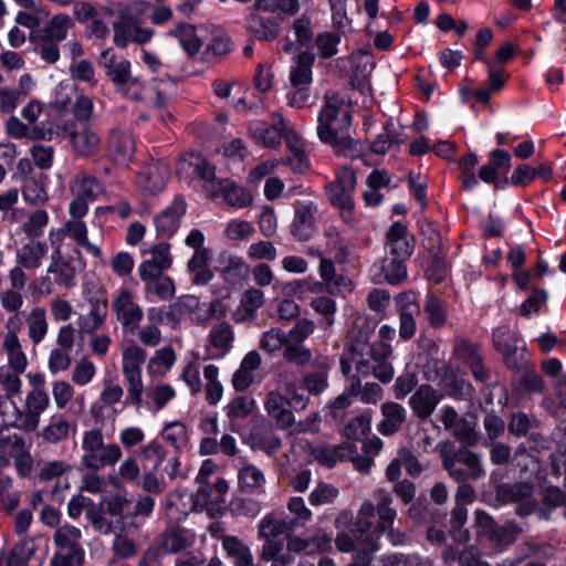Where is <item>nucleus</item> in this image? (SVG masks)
<instances>
[{
    "label": "nucleus",
    "mask_w": 566,
    "mask_h": 566,
    "mask_svg": "<svg viewBox=\"0 0 566 566\" xmlns=\"http://www.w3.org/2000/svg\"><path fill=\"white\" fill-rule=\"evenodd\" d=\"M374 327L366 318H356L347 335L344 353L339 358L340 371L344 376L352 373V364L361 376L373 375L382 384L392 380L395 370L388 361L392 349L384 342H370Z\"/></svg>",
    "instance_id": "1"
},
{
    "label": "nucleus",
    "mask_w": 566,
    "mask_h": 566,
    "mask_svg": "<svg viewBox=\"0 0 566 566\" xmlns=\"http://www.w3.org/2000/svg\"><path fill=\"white\" fill-rule=\"evenodd\" d=\"M394 499L389 491L378 489L374 492V502L366 500L361 503L355 518V525L360 532H369L378 536L386 534L395 546L406 544V534L394 527L397 511L392 506Z\"/></svg>",
    "instance_id": "2"
},
{
    "label": "nucleus",
    "mask_w": 566,
    "mask_h": 566,
    "mask_svg": "<svg viewBox=\"0 0 566 566\" xmlns=\"http://www.w3.org/2000/svg\"><path fill=\"white\" fill-rule=\"evenodd\" d=\"M317 123V136L321 142L331 145L337 153L347 154L352 150L353 139L348 135L352 114L339 93L327 92L325 94Z\"/></svg>",
    "instance_id": "3"
},
{
    "label": "nucleus",
    "mask_w": 566,
    "mask_h": 566,
    "mask_svg": "<svg viewBox=\"0 0 566 566\" xmlns=\"http://www.w3.org/2000/svg\"><path fill=\"white\" fill-rule=\"evenodd\" d=\"M442 468L455 482L479 480L485 475L482 457L467 447L455 448L450 441L439 446Z\"/></svg>",
    "instance_id": "4"
},
{
    "label": "nucleus",
    "mask_w": 566,
    "mask_h": 566,
    "mask_svg": "<svg viewBox=\"0 0 566 566\" xmlns=\"http://www.w3.org/2000/svg\"><path fill=\"white\" fill-rule=\"evenodd\" d=\"M81 450L80 464L90 471L114 467L123 457L120 446L114 442H105L103 431L98 428L83 432Z\"/></svg>",
    "instance_id": "5"
},
{
    "label": "nucleus",
    "mask_w": 566,
    "mask_h": 566,
    "mask_svg": "<svg viewBox=\"0 0 566 566\" xmlns=\"http://www.w3.org/2000/svg\"><path fill=\"white\" fill-rule=\"evenodd\" d=\"M149 8L148 2L134 1L120 10L118 19L113 22L114 43L118 48L124 49L129 42L142 45L150 41L154 30L139 25L140 19Z\"/></svg>",
    "instance_id": "6"
},
{
    "label": "nucleus",
    "mask_w": 566,
    "mask_h": 566,
    "mask_svg": "<svg viewBox=\"0 0 566 566\" xmlns=\"http://www.w3.org/2000/svg\"><path fill=\"white\" fill-rule=\"evenodd\" d=\"M147 359V352L137 344H132L123 349L122 373L127 386L125 406H134L137 409L143 405L144 382L143 365Z\"/></svg>",
    "instance_id": "7"
},
{
    "label": "nucleus",
    "mask_w": 566,
    "mask_h": 566,
    "mask_svg": "<svg viewBox=\"0 0 566 566\" xmlns=\"http://www.w3.org/2000/svg\"><path fill=\"white\" fill-rule=\"evenodd\" d=\"M336 548L342 553H354V566H371L375 554L379 551L378 536L369 532H360L354 524L352 533L339 532L335 537Z\"/></svg>",
    "instance_id": "8"
},
{
    "label": "nucleus",
    "mask_w": 566,
    "mask_h": 566,
    "mask_svg": "<svg viewBox=\"0 0 566 566\" xmlns=\"http://www.w3.org/2000/svg\"><path fill=\"white\" fill-rule=\"evenodd\" d=\"M82 532L80 528L65 524L56 528L53 543L56 552L51 559V566H82L85 552L81 545Z\"/></svg>",
    "instance_id": "9"
},
{
    "label": "nucleus",
    "mask_w": 566,
    "mask_h": 566,
    "mask_svg": "<svg viewBox=\"0 0 566 566\" xmlns=\"http://www.w3.org/2000/svg\"><path fill=\"white\" fill-rule=\"evenodd\" d=\"M61 129L74 156L88 159L99 154L102 137L90 123L65 122Z\"/></svg>",
    "instance_id": "10"
},
{
    "label": "nucleus",
    "mask_w": 566,
    "mask_h": 566,
    "mask_svg": "<svg viewBox=\"0 0 566 566\" xmlns=\"http://www.w3.org/2000/svg\"><path fill=\"white\" fill-rule=\"evenodd\" d=\"M315 324L307 318L298 319L294 326L287 331V340L282 352V359L295 367L307 366L313 359L311 348L305 345V340L314 333Z\"/></svg>",
    "instance_id": "11"
},
{
    "label": "nucleus",
    "mask_w": 566,
    "mask_h": 566,
    "mask_svg": "<svg viewBox=\"0 0 566 566\" xmlns=\"http://www.w3.org/2000/svg\"><path fill=\"white\" fill-rule=\"evenodd\" d=\"M294 532L295 524L290 522V517H279L272 513L266 514L258 525V536L264 541L261 558L269 562L270 558L282 552L284 544L279 536L285 535L287 538Z\"/></svg>",
    "instance_id": "12"
},
{
    "label": "nucleus",
    "mask_w": 566,
    "mask_h": 566,
    "mask_svg": "<svg viewBox=\"0 0 566 566\" xmlns=\"http://www.w3.org/2000/svg\"><path fill=\"white\" fill-rule=\"evenodd\" d=\"M52 252L46 273L53 276V282L62 287L75 286L77 274L82 271V263L75 256L66 253L63 245L52 239Z\"/></svg>",
    "instance_id": "13"
},
{
    "label": "nucleus",
    "mask_w": 566,
    "mask_h": 566,
    "mask_svg": "<svg viewBox=\"0 0 566 566\" xmlns=\"http://www.w3.org/2000/svg\"><path fill=\"white\" fill-rule=\"evenodd\" d=\"M453 357L467 365L476 381L486 382L490 370L484 367L480 346L467 337H455L453 340Z\"/></svg>",
    "instance_id": "14"
},
{
    "label": "nucleus",
    "mask_w": 566,
    "mask_h": 566,
    "mask_svg": "<svg viewBox=\"0 0 566 566\" xmlns=\"http://www.w3.org/2000/svg\"><path fill=\"white\" fill-rule=\"evenodd\" d=\"M50 398L46 390H29L22 408L18 407V429L33 432L38 429L41 415L48 409Z\"/></svg>",
    "instance_id": "15"
},
{
    "label": "nucleus",
    "mask_w": 566,
    "mask_h": 566,
    "mask_svg": "<svg viewBox=\"0 0 566 566\" xmlns=\"http://www.w3.org/2000/svg\"><path fill=\"white\" fill-rule=\"evenodd\" d=\"M496 495L504 503H515L516 514L527 516L534 512L537 502L534 497V485L526 482L502 484L496 490Z\"/></svg>",
    "instance_id": "16"
},
{
    "label": "nucleus",
    "mask_w": 566,
    "mask_h": 566,
    "mask_svg": "<svg viewBox=\"0 0 566 566\" xmlns=\"http://www.w3.org/2000/svg\"><path fill=\"white\" fill-rule=\"evenodd\" d=\"M112 306L124 333H134L138 328L144 313L142 307L134 301L133 293L126 289L119 290L113 300Z\"/></svg>",
    "instance_id": "17"
},
{
    "label": "nucleus",
    "mask_w": 566,
    "mask_h": 566,
    "mask_svg": "<svg viewBox=\"0 0 566 566\" xmlns=\"http://www.w3.org/2000/svg\"><path fill=\"white\" fill-rule=\"evenodd\" d=\"M434 377L433 381H437L441 386L448 396L453 398H464L472 391L470 382L463 377H459L457 369L447 361H433Z\"/></svg>",
    "instance_id": "18"
},
{
    "label": "nucleus",
    "mask_w": 566,
    "mask_h": 566,
    "mask_svg": "<svg viewBox=\"0 0 566 566\" xmlns=\"http://www.w3.org/2000/svg\"><path fill=\"white\" fill-rule=\"evenodd\" d=\"M88 312L78 317V328L82 334L93 335L106 322L108 303L105 292L99 289L87 297Z\"/></svg>",
    "instance_id": "19"
},
{
    "label": "nucleus",
    "mask_w": 566,
    "mask_h": 566,
    "mask_svg": "<svg viewBox=\"0 0 566 566\" xmlns=\"http://www.w3.org/2000/svg\"><path fill=\"white\" fill-rule=\"evenodd\" d=\"M356 176L353 169L348 167L340 168L336 175V180L326 187L331 202L344 210L353 209Z\"/></svg>",
    "instance_id": "20"
},
{
    "label": "nucleus",
    "mask_w": 566,
    "mask_h": 566,
    "mask_svg": "<svg viewBox=\"0 0 566 566\" xmlns=\"http://www.w3.org/2000/svg\"><path fill=\"white\" fill-rule=\"evenodd\" d=\"M7 134L14 139L46 140L51 142L59 135L53 124L49 120L30 126L17 116H10L6 122Z\"/></svg>",
    "instance_id": "21"
},
{
    "label": "nucleus",
    "mask_w": 566,
    "mask_h": 566,
    "mask_svg": "<svg viewBox=\"0 0 566 566\" xmlns=\"http://www.w3.org/2000/svg\"><path fill=\"white\" fill-rule=\"evenodd\" d=\"M64 235L73 239L78 247L85 249V251L92 256L99 260L103 259V253L99 247L88 241L87 228L82 220H69L64 223L62 229L51 231L50 241L52 242V239H54L56 242L62 244Z\"/></svg>",
    "instance_id": "22"
},
{
    "label": "nucleus",
    "mask_w": 566,
    "mask_h": 566,
    "mask_svg": "<svg viewBox=\"0 0 566 566\" xmlns=\"http://www.w3.org/2000/svg\"><path fill=\"white\" fill-rule=\"evenodd\" d=\"M287 405L289 399L279 389L270 390L263 401L265 412L282 430H286L295 423L293 411L287 408Z\"/></svg>",
    "instance_id": "23"
},
{
    "label": "nucleus",
    "mask_w": 566,
    "mask_h": 566,
    "mask_svg": "<svg viewBox=\"0 0 566 566\" xmlns=\"http://www.w3.org/2000/svg\"><path fill=\"white\" fill-rule=\"evenodd\" d=\"M443 395L430 385H421L409 398V407L419 420H427L441 402Z\"/></svg>",
    "instance_id": "24"
},
{
    "label": "nucleus",
    "mask_w": 566,
    "mask_h": 566,
    "mask_svg": "<svg viewBox=\"0 0 566 566\" xmlns=\"http://www.w3.org/2000/svg\"><path fill=\"white\" fill-rule=\"evenodd\" d=\"M234 332L228 322L216 324L209 332L207 359L223 358L233 347Z\"/></svg>",
    "instance_id": "25"
},
{
    "label": "nucleus",
    "mask_w": 566,
    "mask_h": 566,
    "mask_svg": "<svg viewBox=\"0 0 566 566\" xmlns=\"http://www.w3.org/2000/svg\"><path fill=\"white\" fill-rule=\"evenodd\" d=\"M518 342L516 333L506 326H501L493 332V344L496 350L503 356L506 366L513 369H517L521 365Z\"/></svg>",
    "instance_id": "26"
},
{
    "label": "nucleus",
    "mask_w": 566,
    "mask_h": 566,
    "mask_svg": "<svg viewBox=\"0 0 566 566\" xmlns=\"http://www.w3.org/2000/svg\"><path fill=\"white\" fill-rule=\"evenodd\" d=\"M248 32L256 40L272 42L280 35L281 24L274 17L251 12L245 21Z\"/></svg>",
    "instance_id": "27"
},
{
    "label": "nucleus",
    "mask_w": 566,
    "mask_h": 566,
    "mask_svg": "<svg viewBox=\"0 0 566 566\" xmlns=\"http://www.w3.org/2000/svg\"><path fill=\"white\" fill-rule=\"evenodd\" d=\"M135 153V142L128 132L113 129L107 139V155L118 165H126Z\"/></svg>",
    "instance_id": "28"
},
{
    "label": "nucleus",
    "mask_w": 566,
    "mask_h": 566,
    "mask_svg": "<svg viewBox=\"0 0 566 566\" xmlns=\"http://www.w3.org/2000/svg\"><path fill=\"white\" fill-rule=\"evenodd\" d=\"M380 415L382 419L377 423V430L386 437L400 431L407 420L406 408L395 401H386L381 403Z\"/></svg>",
    "instance_id": "29"
},
{
    "label": "nucleus",
    "mask_w": 566,
    "mask_h": 566,
    "mask_svg": "<svg viewBox=\"0 0 566 566\" xmlns=\"http://www.w3.org/2000/svg\"><path fill=\"white\" fill-rule=\"evenodd\" d=\"M49 253V247L40 240L29 239L21 244L15 251V263L22 265L27 270H38Z\"/></svg>",
    "instance_id": "30"
},
{
    "label": "nucleus",
    "mask_w": 566,
    "mask_h": 566,
    "mask_svg": "<svg viewBox=\"0 0 566 566\" xmlns=\"http://www.w3.org/2000/svg\"><path fill=\"white\" fill-rule=\"evenodd\" d=\"M169 177V169L165 164L153 163L146 166L137 178L140 189L149 195L160 192Z\"/></svg>",
    "instance_id": "31"
},
{
    "label": "nucleus",
    "mask_w": 566,
    "mask_h": 566,
    "mask_svg": "<svg viewBox=\"0 0 566 566\" xmlns=\"http://www.w3.org/2000/svg\"><path fill=\"white\" fill-rule=\"evenodd\" d=\"M186 212V202L176 198L171 206L165 209L155 218V226L158 237L169 238L179 227L180 218Z\"/></svg>",
    "instance_id": "32"
},
{
    "label": "nucleus",
    "mask_w": 566,
    "mask_h": 566,
    "mask_svg": "<svg viewBox=\"0 0 566 566\" xmlns=\"http://www.w3.org/2000/svg\"><path fill=\"white\" fill-rule=\"evenodd\" d=\"M262 358L255 350L249 352L232 375L231 384L237 392L245 391L254 382V371L260 368Z\"/></svg>",
    "instance_id": "33"
},
{
    "label": "nucleus",
    "mask_w": 566,
    "mask_h": 566,
    "mask_svg": "<svg viewBox=\"0 0 566 566\" xmlns=\"http://www.w3.org/2000/svg\"><path fill=\"white\" fill-rule=\"evenodd\" d=\"M356 453V446L352 442H344L338 446L317 447L312 451L316 462L326 468H333L338 462L346 461Z\"/></svg>",
    "instance_id": "34"
},
{
    "label": "nucleus",
    "mask_w": 566,
    "mask_h": 566,
    "mask_svg": "<svg viewBox=\"0 0 566 566\" xmlns=\"http://www.w3.org/2000/svg\"><path fill=\"white\" fill-rule=\"evenodd\" d=\"M316 212L317 208L313 202L296 207L292 223V234L297 240L306 241L310 239L315 229Z\"/></svg>",
    "instance_id": "35"
},
{
    "label": "nucleus",
    "mask_w": 566,
    "mask_h": 566,
    "mask_svg": "<svg viewBox=\"0 0 566 566\" xmlns=\"http://www.w3.org/2000/svg\"><path fill=\"white\" fill-rule=\"evenodd\" d=\"M386 250L388 255L407 260L412 253V244L407 235V228L400 222H395L388 233Z\"/></svg>",
    "instance_id": "36"
},
{
    "label": "nucleus",
    "mask_w": 566,
    "mask_h": 566,
    "mask_svg": "<svg viewBox=\"0 0 566 566\" xmlns=\"http://www.w3.org/2000/svg\"><path fill=\"white\" fill-rule=\"evenodd\" d=\"M314 62L315 54L308 51H302L293 57L290 69V83L293 87L311 84Z\"/></svg>",
    "instance_id": "37"
},
{
    "label": "nucleus",
    "mask_w": 566,
    "mask_h": 566,
    "mask_svg": "<svg viewBox=\"0 0 566 566\" xmlns=\"http://www.w3.org/2000/svg\"><path fill=\"white\" fill-rule=\"evenodd\" d=\"M28 337L33 345H39L48 335L49 321L46 310L42 306H33L24 311Z\"/></svg>",
    "instance_id": "38"
},
{
    "label": "nucleus",
    "mask_w": 566,
    "mask_h": 566,
    "mask_svg": "<svg viewBox=\"0 0 566 566\" xmlns=\"http://www.w3.org/2000/svg\"><path fill=\"white\" fill-rule=\"evenodd\" d=\"M265 482V475L261 469L247 461H241L238 470V486L241 492L247 494L261 492Z\"/></svg>",
    "instance_id": "39"
},
{
    "label": "nucleus",
    "mask_w": 566,
    "mask_h": 566,
    "mask_svg": "<svg viewBox=\"0 0 566 566\" xmlns=\"http://www.w3.org/2000/svg\"><path fill=\"white\" fill-rule=\"evenodd\" d=\"M195 534L187 528L171 527L161 535V547L169 554H177L193 546Z\"/></svg>",
    "instance_id": "40"
},
{
    "label": "nucleus",
    "mask_w": 566,
    "mask_h": 566,
    "mask_svg": "<svg viewBox=\"0 0 566 566\" xmlns=\"http://www.w3.org/2000/svg\"><path fill=\"white\" fill-rule=\"evenodd\" d=\"M285 142L290 155L285 159V164L295 174H304L310 168L307 155L304 151L303 142L295 132L285 134Z\"/></svg>",
    "instance_id": "41"
},
{
    "label": "nucleus",
    "mask_w": 566,
    "mask_h": 566,
    "mask_svg": "<svg viewBox=\"0 0 566 566\" xmlns=\"http://www.w3.org/2000/svg\"><path fill=\"white\" fill-rule=\"evenodd\" d=\"M211 254V250L195 251L188 261L187 269L192 276L193 284L206 285L212 280L213 273L209 268Z\"/></svg>",
    "instance_id": "42"
},
{
    "label": "nucleus",
    "mask_w": 566,
    "mask_h": 566,
    "mask_svg": "<svg viewBox=\"0 0 566 566\" xmlns=\"http://www.w3.org/2000/svg\"><path fill=\"white\" fill-rule=\"evenodd\" d=\"M264 304V294L261 290L251 287L247 290L240 300V305L234 313L237 322L251 321L256 312Z\"/></svg>",
    "instance_id": "43"
},
{
    "label": "nucleus",
    "mask_w": 566,
    "mask_h": 566,
    "mask_svg": "<svg viewBox=\"0 0 566 566\" xmlns=\"http://www.w3.org/2000/svg\"><path fill=\"white\" fill-rule=\"evenodd\" d=\"M72 428H75V423L69 421L63 415H53L39 436L45 442L55 444L67 440Z\"/></svg>",
    "instance_id": "44"
},
{
    "label": "nucleus",
    "mask_w": 566,
    "mask_h": 566,
    "mask_svg": "<svg viewBox=\"0 0 566 566\" xmlns=\"http://www.w3.org/2000/svg\"><path fill=\"white\" fill-rule=\"evenodd\" d=\"M7 429H0V464L9 465L10 462L27 449L24 439L11 433Z\"/></svg>",
    "instance_id": "45"
},
{
    "label": "nucleus",
    "mask_w": 566,
    "mask_h": 566,
    "mask_svg": "<svg viewBox=\"0 0 566 566\" xmlns=\"http://www.w3.org/2000/svg\"><path fill=\"white\" fill-rule=\"evenodd\" d=\"M219 272L224 281L235 284L248 274L249 266L240 256L222 254L220 258Z\"/></svg>",
    "instance_id": "46"
},
{
    "label": "nucleus",
    "mask_w": 566,
    "mask_h": 566,
    "mask_svg": "<svg viewBox=\"0 0 566 566\" xmlns=\"http://www.w3.org/2000/svg\"><path fill=\"white\" fill-rule=\"evenodd\" d=\"M46 177L43 175L29 176L24 179L22 186L23 199L33 206L44 205L49 200L45 189Z\"/></svg>",
    "instance_id": "47"
},
{
    "label": "nucleus",
    "mask_w": 566,
    "mask_h": 566,
    "mask_svg": "<svg viewBox=\"0 0 566 566\" xmlns=\"http://www.w3.org/2000/svg\"><path fill=\"white\" fill-rule=\"evenodd\" d=\"M222 547L232 558L234 566H254L250 548L235 536H223Z\"/></svg>",
    "instance_id": "48"
},
{
    "label": "nucleus",
    "mask_w": 566,
    "mask_h": 566,
    "mask_svg": "<svg viewBox=\"0 0 566 566\" xmlns=\"http://www.w3.org/2000/svg\"><path fill=\"white\" fill-rule=\"evenodd\" d=\"M71 190L74 196L87 201H93L104 191V188L95 177L87 174H80L74 178Z\"/></svg>",
    "instance_id": "49"
},
{
    "label": "nucleus",
    "mask_w": 566,
    "mask_h": 566,
    "mask_svg": "<svg viewBox=\"0 0 566 566\" xmlns=\"http://www.w3.org/2000/svg\"><path fill=\"white\" fill-rule=\"evenodd\" d=\"M405 262L406 260L403 259L386 254L379 266L384 280L391 285L399 284L406 280L407 269Z\"/></svg>",
    "instance_id": "50"
},
{
    "label": "nucleus",
    "mask_w": 566,
    "mask_h": 566,
    "mask_svg": "<svg viewBox=\"0 0 566 566\" xmlns=\"http://www.w3.org/2000/svg\"><path fill=\"white\" fill-rule=\"evenodd\" d=\"M49 222L50 217L48 212L43 209H38L27 217L21 224V230L28 239L39 240L43 235Z\"/></svg>",
    "instance_id": "51"
},
{
    "label": "nucleus",
    "mask_w": 566,
    "mask_h": 566,
    "mask_svg": "<svg viewBox=\"0 0 566 566\" xmlns=\"http://www.w3.org/2000/svg\"><path fill=\"white\" fill-rule=\"evenodd\" d=\"M249 134L252 139L265 147L275 148L281 143L279 130L264 122L251 123Z\"/></svg>",
    "instance_id": "52"
},
{
    "label": "nucleus",
    "mask_w": 566,
    "mask_h": 566,
    "mask_svg": "<svg viewBox=\"0 0 566 566\" xmlns=\"http://www.w3.org/2000/svg\"><path fill=\"white\" fill-rule=\"evenodd\" d=\"M73 27V20L67 14H56L44 25L43 36L60 43L66 39Z\"/></svg>",
    "instance_id": "53"
},
{
    "label": "nucleus",
    "mask_w": 566,
    "mask_h": 566,
    "mask_svg": "<svg viewBox=\"0 0 566 566\" xmlns=\"http://www.w3.org/2000/svg\"><path fill=\"white\" fill-rule=\"evenodd\" d=\"M319 275L325 287L331 293L339 291L340 287H346L349 285V281L347 279H345L342 274H337L335 265L329 259L322 258L319 264Z\"/></svg>",
    "instance_id": "54"
},
{
    "label": "nucleus",
    "mask_w": 566,
    "mask_h": 566,
    "mask_svg": "<svg viewBox=\"0 0 566 566\" xmlns=\"http://www.w3.org/2000/svg\"><path fill=\"white\" fill-rule=\"evenodd\" d=\"M340 41V34L337 32L324 31L318 33L314 40L318 57L328 60L337 55Z\"/></svg>",
    "instance_id": "55"
},
{
    "label": "nucleus",
    "mask_w": 566,
    "mask_h": 566,
    "mask_svg": "<svg viewBox=\"0 0 566 566\" xmlns=\"http://www.w3.org/2000/svg\"><path fill=\"white\" fill-rule=\"evenodd\" d=\"M227 307L221 300L212 302H200L191 316V321L197 324H205L213 317L222 318L227 315Z\"/></svg>",
    "instance_id": "56"
},
{
    "label": "nucleus",
    "mask_w": 566,
    "mask_h": 566,
    "mask_svg": "<svg viewBox=\"0 0 566 566\" xmlns=\"http://www.w3.org/2000/svg\"><path fill=\"white\" fill-rule=\"evenodd\" d=\"M23 373L24 371H17L6 366L0 367V387L4 392L2 396L13 400L14 397L21 395L22 379L20 375Z\"/></svg>",
    "instance_id": "57"
},
{
    "label": "nucleus",
    "mask_w": 566,
    "mask_h": 566,
    "mask_svg": "<svg viewBox=\"0 0 566 566\" xmlns=\"http://www.w3.org/2000/svg\"><path fill=\"white\" fill-rule=\"evenodd\" d=\"M169 35L177 38L182 49L190 55L196 54L201 48V41L190 24H179L175 30L169 31Z\"/></svg>",
    "instance_id": "58"
},
{
    "label": "nucleus",
    "mask_w": 566,
    "mask_h": 566,
    "mask_svg": "<svg viewBox=\"0 0 566 566\" xmlns=\"http://www.w3.org/2000/svg\"><path fill=\"white\" fill-rule=\"evenodd\" d=\"M228 482L224 479H218L212 485L209 483L206 485H199L197 499L205 505L217 504L223 502V496L228 492Z\"/></svg>",
    "instance_id": "59"
},
{
    "label": "nucleus",
    "mask_w": 566,
    "mask_h": 566,
    "mask_svg": "<svg viewBox=\"0 0 566 566\" xmlns=\"http://www.w3.org/2000/svg\"><path fill=\"white\" fill-rule=\"evenodd\" d=\"M290 30L300 46L310 48L315 40L312 19L308 15L303 14L295 19L291 23Z\"/></svg>",
    "instance_id": "60"
},
{
    "label": "nucleus",
    "mask_w": 566,
    "mask_h": 566,
    "mask_svg": "<svg viewBox=\"0 0 566 566\" xmlns=\"http://www.w3.org/2000/svg\"><path fill=\"white\" fill-rule=\"evenodd\" d=\"M522 532V528L515 523H506L504 525H496L492 533L488 536V541L497 547H507L512 545L516 536Z\"/></svg>",
    "instance_id": "61"
},
{
    "label": "nucleus",
    "mask_w": 566,
    "mask_h": 566,
    "mask_svg": "<svg viewBox=\"0 0 566 566\" xmlns=\"http://www.w3.org/2000/svg\"><path fill=\"white\" fill-rule=\"evenodd\" d=\"M223 200L231 207L241 209L252 203V196L244 188L230 180L223 184Z\"/></svg>",
    "instance_id": "62"
},
{
    "label": "nucleus",
    "mask_w": 566,
    "mask_h": 566,
    "mask_svg": "<svg viewBox=\"0 0 566 566\" xmlns=\"http://www.w3.org/2000/svg\"><path fill=\"white\" fill-rule=\"evenodd\" d=\"M286 340L287 332L272 327L261 335L259 347L265 353L273 355L277 352H283Z\"/></svg>",
    "instance_id": "63"
},
{
    "label": "nucleus",
    "mask_w": 566,
    "mask_h": 566,
    "mask_svg": "<svg viewBox=\"0 0 566 566\" xmlns=\"http://www.w3.org/2000/svg\"><path fill=\"white\" fill-rule=\"evenodd\" d=\"M2 348L7 354L8 366L17 371H25L28 367V358L24 354L20 339L3 340Z\"/></svg>",
    "instance_id": "64"
}]
</instances>
